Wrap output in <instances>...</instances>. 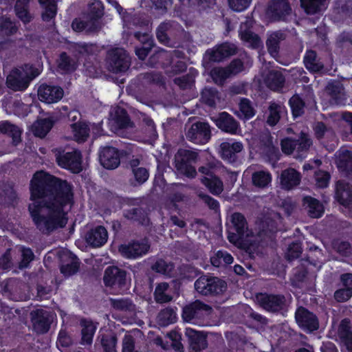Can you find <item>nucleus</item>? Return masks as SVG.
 Listing matches in <instances>:
<instances>
[{
	"instance_id": "obj_36",
	"label": "nucleus",
	"mask_w": 352,
	"mask_h": 352,
	"mask_svg": "<svg viewBox=\"0 0 352 352\" xmlns=\"http://www.w3.org/2000/svg\"><path fill=\"white\" fill-rule=\"evenodd\" d=\"M25 285L16 278H10L6 280L4 285V291L9 293L15 299L22 297V294Z\"/></svg>"
},
{
	"instance_id": "obj_12",
	"label": "nucleus",
	"mask_w": 352,
	"mask_h": 352,
	"mask_svg": "<svg viewBox=\"0 0 352 352\" xmlns=\"http://www.w3.org/2000/svg\"><path fill=\"white\" fill-rule=\"evenodd\" d=\"M295 320L298 327L308 333L317 331L320 327L317 316L302 306H300L296 309Z\"/></svg>"
},
{
	"instance_id": "obj_5",
	"label": "nucleus",
	"mask_w": 352,
	"mask_h": 352,
	"mask_svg": "<svg viewBox=\"0 0 352 352\" xmlns=\"http://www.w3.org/2000/svg\"><path fill=\"white\" fill-rule=\"evenodd\" d=\"M198 158L197 152L188 149H179L175 156V167L177 170L188 178H195L197 170L194 166Z\"/></svg>"
},
{
	"instance_id": "obj_51",
	"label": "nucleus",
	"mask_w": 352,
	"mask_h": 352,
	"mask_svg": "<svg viewBox=\"0 0 352 352\" xmlns=\"http://www.w3.org/2000/svg\"><path fill=\"white\" fill-rule=\"evenodd\" d=\"M169 288V285L166 282H162L156 285L154 291V298L158 303H166L172 300V296L166 292Z\"/></svg>"
},
{
	"instance_id": "obj_21",
	"label": "nucleus",
	"mask_w": 352,
	"mask_h": 352,
	"mask_svg": "<svg viewBox=\"0 0 352 352\" xmlns=\"http://www.w3.org/2000/svg\"><path fill=\"white\" fill-rule=\"evenodd\" d=\"M243 145L241 142L230 139L221 143L219 146V155L221 158L230 164L236 162L238 154L241 152Z\"/></svg>"
},
{
	"instance_id": "obj_10",
	"label": "nucleus",
	"mask_w": 352,
	"mask_h": 352,
	"mask_svg": "<svg viewBox=\"0 0 352 352\" xmlns=\"http://www.w3.org/2000/svg\"><path fill=\"white\" fill-rule=\"evenodd\" d=\"M256 299L260 305L269 312L283 315L287 311V300L283 294L260 293Z\"/></svg>"
},
{
	"instance_id": "obj_29",
	"label": "nucleus",
	"mask_w": 352,
	"mask_h": 352,
	"mask_svg": "<svg viewBox=\"0 0 352 352\" xmlns=\"http://www.w3.org/2000/svg\"><path fill=\"white\" fill-rule=\"evenodd\" d=\"M108 232L104 226H98L89 230V247L99 248L107 241Z\"/></svg>"
},
{
	"instance_id": "obj_53",
	"label": "nucleus",
	"mask_w": 352,
	"mask_h": 352,
	"mask_svg": "<svg viewBox=\"0 0 352 352\" xmlns=\"http://www.w3.org/2000/svg\"><path fill=\"white\" fill-rule=\"evenodd\" d=\"M74 140L78 143L85 142L88 138V127L85 122H76L71 125Z\"/></svg>"
},
{
	"instance_id": "obj_15",
	"label": "nucleus",
	"mask_w": 352,
	"mask_h": 352,
	"mask_svg": "<svg viewBox=\"0 0 352 352\" xmlns=\"http://www.w3.org/2000/svg\"><path fill=\"white\" fill-rule=\"evenodd\" d=\"M125 155L124 150H119L111 146H105L100 149L99 161L104 168L113 170L118 167L120 158Z\"/></svg>"
},
{
	"instance_id": "obj_28",
	"label": "nucleus",
	"mask_w": 352,
	"mask_h": 352,
	"mask_svg": "<svg viewBox=\"0 0 352 352\" xmlns=\"http://www.w3.org/2000/svg\"><path fill=\"white\" fill-rule=\"evenodd\" d=\"M280 179L283 188L291 190L300 184L301 175L294 168H289L282 172Z\"/></svg>"
},
{
	"instance_id": "obj_18",
	"label": "nucleus",
	"mask_w": 352,
	"mask_h": 352,
	"mask_svg": "<svg viewBox=\"0 0 352 352\" xmlns=\"http://www.w3.org/2000/svg\"><path fill=\"white\" fill-rule=\"evenodd\" d=\"M210 309V305L197 300L183 307L182 318L184 322L195 323L204 317L205 312Z\"/></svg>"
},
{
	"instance_id": "obj_33",
	"label": "nucleus",
	"mask_w": 352,
	"mask_h": 352,
	"mask_svg": "<svg viewBox=\"0 0 352 352\" xmlns=\"http://www.w3.org/2000/svg\"><path fill=\"white\" fill-rule=\"evenodd\" d=\"M123 215L126 219L140 225H144L148 221L147 212L142 208H132L125 210Z\"/></svg>"
},
{
	"instance_id": "obj_48",
	"label": "nucleus",
	"mask_w": 352,
	"mask_h": 352,
	"mask_svg": "<svg viewBox=\"0 0 352 352\" xmlns=\"http://www.w3.org/2000/svg\"><path fill=\"white\" fill-rule=\"evenodd\" d=\"M157 321L162 327L173 324L177 321V314L171 307H167L160 311L157 316Z\"/></svg>"
},
{
	"instance_id": "obj_31",
	"label": "nucleus",
	"mask_w": 352,
	"mask_h": 352,
	"mask_svg": "<svg viewBox=\"0 0 352 352\" xmlns=\"http://www.w3.org/2000/svg\"><path fill=\"white\" fill-rule=\"evenodd\" d=\"M302 201L303 205L307 208L309 217L320 218L323 215L324 207L319 200L311 196H305Z\"/></svg>"
},
{
	"instance_id": "obj_56",
	"label": "nucleus",
	"mask_w": 352,
	"mask_h": 352,
	"mask_svg": "<svg viewBox=\"0 0 352 352\" xmlns=\"http://www.w3.org/2000/svg\"><path fill=\"white\" fill-rule=\"evenodd\" d=\"M166 60L168 65L166 67V72L170 76H175L186 72L187 69V64L184 60Z\"/></svg>"
},
{
	"instance_id": "obj_6",
	"label": "nucleus",
	"mask_w": 352,
	"mask_h": 352,
	"mask_svg": "<svg viewBox=\"0 0 352 352\" xmlns=\"http://www.w3.org/2000/svg\"><path fill=\"white\" fill-rule=\"evenodd\" d=\"M248 230V221L241 212L231 214L229 221L226 223V232L228 241L236 244L243 241Z\"/></svg>"
},
{
	"instance_id": "obj_32",
	"label": "nucleus",
	"mask_w": 352,
	"mask_h": 352,
	"mask_svg": "<svg viewBox=\"0 0 352 352\" xmlns=\"http://www.w3.org/2000/svg\"><path fill=\"white\" fill-rule=\"evenodd\" d=\"M285 82V76L280 72L276 70L269 72L265 78L267 87L272 91H278L282 89Z\"/></svg>"
},
{
	"instance_id": "obj_13",
	"label": "nucleus",
	"mask_w": 352,
	"mask_h": 352,
	"mask_svg": "<svg viewBox=\"0 0 352 352\" xmlns=\"http://www.w3.org/2000/svg\"><path fill=\"white\" fill-rule=\"evenodd\" d=\"M151 248L146 240H131L118 248L120 254L127 259H137L146 254Z\"/></svg>"
},
{
	"instance_id": "obj_9",
	"label": "nucleus",
	"mask_w": 352,
	"mask_h": 352,
	"mask_svg": "<svg viewBox=\"0 0 352 352\" xmlns=\"http://www.w3.org/2000/svg\"><path fill=\"white\" fill-rule=\"evenodd\" d=\"M292 13L289 0H270L265 10L267 19L272 23L286 22Z\"/></svg>"
},
{
	"instance_id": "obj_20",
	"label": "nucleus",
	"mask_w": 352,
	"mask_h": 352,
	"mask_svg": "<svg viewBox=\"0 0 352 352\" xmlns=\"http://www.w3.org/2000/svg\"><path fill=\"white\" fill-rule=\"evenodd\" d=\"M60 260V272L65 276L69 277L76 274L80 267V262L76 255L67 250H63L58 252Z\"/></svg>"
},
{
	"instance_id": "obj_7",
	"label": "nucleus",
	"mask_w": 352,
	"mask_h": 352,
	"mask_svg": "<svg viewBox=\"0 0 352 352\" xmlns=\"http://www.w3.org/2000/svg\"><path fill=\"white\" fill-rule=\"evenodd\" d=\"M106 64L109 71L118 74L126 72L130 67L131 61L125 50L115 47L108 50Z\"/></svg>"
},
{
	"instance_id": "obj_1",
	"label": "nucleus",
	"mask_w": 352,
	"mask_h": 352,
	"mask_svg": "<svg viewBox=\"0 0 352 352\" xmlns=\"http://www.w3.org/2000/svg\"><path fill=\"white\" fill-rule=\"evenodd\" d=\"M28 211L36 229L50 236L67 223L64 207L72 202V186L43 171L36 172L30 182Z\"/></svg>"
},
{
	"instance_id": "obj_37",
	"label": "nucleus",
	"mask_w": 352,
	"mask_h": 352,
	"mask_svg": "<svg viewBox=\"0 0 352 352\" xmlns=\"http://www.w3.org/2000/svg\"><path fill=\"white\" fill-rule=\"evenodd\" d=\"M337 167L342 173L346 175L352 174V151L349 150L343 151L339 155Z\"/></svg>"
},
{
	"instance_id": "obj_39",
	"label": "nucleus",
	"mask_w": 352,
	"mask_h": 352,
	"mask_svg": "<svg viewBox=\"0 0 352 352\" xmlns=\"http://www.w3.org/2000/svg\"><path fill=\"white\" fill-rule=\"evenodd\" d=\"M0 133L12 137L14 145L21 142V130L18 126L8 121L0 122Z\"/></svg>"
},
{
	"instance_id": "obj_64",
	"label": "nucleus",
	"mask_w": 352,
	"mask_h": 352,
	"mask_svg": "<svg viewBox=\"0 0 352 352\" xmlns=\"http://www.w3.org/2000/svg\"><path fill=\"white\" fill-rule=\"evenodd\" d=\"M338 333L342 341L348 339L352 336L351 321L349 318H344L341 320L338 327Z\"/></svg>"
},
{
	"instance_id": "obj_38",
	"label": "nucleus",
	"mask_w": 352,
	"mask_h": 352,
	"mask_svg": "<svg viewBox=\"0 0 352 352\" xmlns=\"http://www.w3.org/2000/svg\"><path fill=\"white\" fill-rule=\"evenodd\" d=\"M272 175L267 170L254 171L252 175V183L255 187L264 188L272 182Z\"/></svg>"
},
{
	"instance_id": "obj_54",
	"label": "nucleus",
	"mask_w": 352,
	"mask_h": 352,
	"mask_svg": "<svg viewBox=\"0 0 352 352\" xmlns=\"http://www.w3.org/2000/svg\"><path fill=\"white\" fill-rule=\"evenodd\" d=\"M231 75V70L224 67H214L210 70V76L214 83L223 85L227 78Z\"/></svg>"
},
{
	"instance_id": "obj_43",
	"label": "nucleus",
	"mask_w": 352,
	"mask_h": 352,
	"mask_svg": "<svg viewBox=\"0 0 352 352\" xmlns=\"http://www.w3.org/2000/svg\"><path fill=\"white\" fill-rule=\"evenodd\" d=\"M263 153L266 160L272 165H275L280 160V153L279 148L275 146L272 141L265 144Z\"/></svg>"
},
{
	"instance_id": "obj_46",
	"label": "nucleus",
	"mask_w": 352,
	"mask_h": 352,
	"mask_svg": "<svg viewBox=\"0 0 352 352\" xmlns=\"http://www.w3.org/2000/svg\"><path fill=\"white\" fill-rule=\"evenodd\" d=\"M104 352H117L116 349L117 344V337L111 333H102L98 337Z\"/></svg>"
},
{
	"instance_id": "obj_41",
	"label": "nucleus",
	"mask_w": 352,
	"mask_h": 352,
	"mask_svg": "<svg viewBox=\"0 0 352 352\" xmlns=\"http://www.w3.org/2000/svg\"><path fill=\"white\" fill-rule=\"evenodd\" d=\"M54 122L50 118L37 120L32 125V131L36 136L43 138L50 131Z\"/></svg>"
},
{
	"instance_id": "obj_26",
	"label": "nucleus",
	"mask_w": 352,
	"mask_h": 352,
	"mask_svg": "<svg viewBox=\"0 0 352 352\" xmlns=\"http://www.w3.org/2000/svg\"><path fill=\"white\" fill-rule=\"evenodd\" d=\"M216 126L222 131L230 134H236L239 123L230 113L223 111L220 113L214 120Z\"/></svg>"
},
{
	"instance_id": "obj_52",
	"label": "nucleus",
	"mask_w": 352,
	"mask_h": 352,
	"mask_svg": "<svg viewBox=\"0 0 352 352\" xmlns=\"http://www.w3.org/2000/svg\"><path fill=\"white\" fill-rule=\"evenodd\" d=\"M331 247L335 252L342 256H349L352 252L351 243L338 238L332 240Z\"/></svg>"
},
{
	"instance_id": "obj_30",
	"label": "nucleus",
	"mask_w": 352,
	"mask_h": 352,
	"mask_svg": "<svg viewBox=\"0 0 352 352\" xmlns=\"http://www.w3.org/2000/svg\"><path fill=\"white\" fill-rule=\"evenodd\" d=\"M303 63L305 67L312 73L320 72L324 68L323 63L318 58L317 53L312 50L306 51Z\"/></svg>"
},
{
	"instance_id": "obj_16",
	"label": "nucleus",
	"mask_w": 352,
	"mask_h": 352,
	"mask_svg": "<svg viewBox=\"0 0 352 352\" xmlns=\"http://www.w3.org/2000/svg\"><path fill=\"white\" fill-rule=\"evenodd\" d=\"M31 322L33 329L37 333H47L54 320V314L51 311L43 309H37L30 312Z\"/></svg>"
},
{
	"instance_id": "obj_58",
	"label": "nucleus",
	"mask_w": 352,
	"mask_h": 352,
	"mask_svg": "<svg viewBox=\"0 0 352 352\" xmlns=\"http://www.w3.org/2000/svg\"><path fill=\"white\" fill-rule=\"evenodd\" d=\"M218 91L214 87H205L201 93V98L204 103L209 107H214Z\"/></svg>"
},
{
	"instance_id": "obj_23",
	"label": "nucleus",
	"mask_w": 352,
	"mask_h": 352,
	"mask_svg": "<svg viewBox=\"0 0 352 352\" xmlns=\"http://www.w3.org/2000/svg\"><path fill=\"white\" fill-rule=\"evenodd\" d=\"M335 199L338 203L345 208L352 206V186L342 180L336 182Z\"/></svg>"
},
{
	"instance_id": "obj_27",
	"label": "nucleus",
	"mask_w": 352,
	"mask_h": 352,
	"mask_svg": "<svg viewBox=\"0 0 352 352\" xmlns=\"http://www.w3.org/2000/svg\"><path fill=\"white\" fill-rule=\"evenodd\" d=\"M17 28L6 16L0 17V50L10 41L9 36L16 32Z\"/></svg>"
},
{
	"instance_id": "obj_34",
	"label": "nucleus",
	"mask_w": 352,
	"mask_h": 352,
	"mask_svg": "<svg viewBox=\"0 0 352 352\" xmlns=\"http://www.w3.org/2000/svg\"><path fill=\"white\" fill-rule=\"evenodd\" d=\"M285 35L280 31H276L270 35L266 41V45L269 54L275 57L278 54L280 43L284 40Z\"/></svg>"
},
{
	"instance_id": "obj_59",
	"label": "nucleus",
	"mask_w": 352,
	"mask_h": 352,
	"mask_svg": "<svg viewBox=\"0 0 352 352\" xmlns=\"http://www.w3.org/2000/svg\"><path fill=\"white\" fill-rule=\"evenodd\" d=\"M280 109L281 107L276 103H270L268 111L269 115L267 119V123L271 126H275L280 119Z\"/></svg>"
},
{
	"instance_id": "obj_25",
	"label": "nucleus",
	"mask_w": 352,
	"mask_h": 352,
	"mask_svg": "<svg viewBox=\"0 0 352 352\" xmlns=\"http://www.w3.org/2000/svg\"><path fill=\"white\" fill-rule=\"evenodd\" d=\"M190 348L195 352H200L208 346L207 337L202 332L186 328V333Z\"/></svg>"
},
{
	"instance_id": "obj_45",
	"label": "nucleus",
	"mask_w": 352,
	"mask_h": 352,
	"mask_svg": "<svg viewBox=\"0 0 352 352\" xmlns=\"http://www.w3.org/2000/svg\"><path fill=\"white\" fill-rule=\"evenodd\" d=\"M327 0H300V6L308 14H314L320 12L326 4Z\"/></svg>"
},
{
	"instance_id": "obj_40",
	"label": "nucleus",
	"mask_w": 352,
	"mask_h": 352,
	"mask_svg": "<svg viewBox=\"0 0 352 352\" xmlns=\"http://www.w3.org/2000/svg\"><path fill=\"white\" fill-rule=\"evenodd\" d=\"M234 258L226 250H219L210 257V263L215 267H220L230 265L233 263Z\"/></svg>"
},
{
	"instance_id": "obj_63",
	"label": "nucleus",
	"mask_w": 352,
	"mask_h": 352,
	"mask_svg": "<svg viewBox=\"0 0 352 352\" xmlns=\"http://www.w3.org/2000/svg\"><path fill=\"white\" fill-rule=\"evenodd\" d=\"M239 37L241 41L250 43L253 47H258L260 43L259 36L249 29L240 31Z\"/></svg>"
},
{
	"instance_id": "obj_3",
	"label": "nucleus",
	"mask_w": 352,
	"mask_h": 352,
	"mask_svg": "<svg viewBox=\"0 0 352 352\" xmlns=\"http://www.w3.org/2000/svg\"><path fill=\"white\" fill-rule=\"evenodd\" d=\"M186 34L183 28L173 23H161L156 30V37L158 41L168 47H179L181 44L180 38Z\"/></svg>"
},
{
	"instance_id": "obj_17",
	"label": "nucleus",
	"mask_w": 352,
	"mask_h": 352,
	"mask_svg": "<svg viewBox=\"0 0 352 352\" xmlns=\"http://www.w3.org/2000/svg\"><path fill=\"white\" fill-rule=\"evenodd\" d=\"M186 138L197 144H205L211 138L210 126L207 122L193 123L186 133Z\"/></svg>"
},
{
	"instance_id": "obj_2",
	"label": "nucleus",
	"mask_w": 352,
	"mask_h": 352,
	"mask_svg": "<svg viewBox=\"0 0 352 352\" xmlns=\"http://www.w3.org/2000/svg\"><path fill=\"white\" fill-rule=\"evenodd\" d=\"M195 289L199 294L204 296H217L222 294L227 289V283L221 278L204 274L195 282Z\"/></svg>"
},
{
	"instance_id": "obj_47",
	"label": "nucleus",
	"mask_w": 352,
	"mask_h": 352,
	"mask_svg": "<svg viewBox=\"0 0 352 352\" xmlns=\"http://www.w3.org/2000/svg\"><path fill=\"white\" fill-rule=\"evenodd\" d=\"M16 198V192L12 184H4L0 188V204H10Z\"/></svg>"
},
{
	"instance_id": "obj_4",
	"label": "nucleus",
	"mask_w": 352,
	"mask_h": 352,
	"mask_svg": "<svg viewBox=\"0 0 352 352\" xmlns=\"http://www.w3.org/2000/svg\"><path fill=\"white\" fill-rule=\"evenodd\" d=\"M40 74L37 68L30 65H25L21 69H16L7 77L8 87L14 91H23L31 80Z\"/></svg>"
},
{
	"instance_id": "obj_62",
	"label": "nucleus",
	"mask_w": 352,
	"mask_h": 352,
	"mask_svg": "<svg viewBox=\"0 0 352 352\" xmlns=\"http://www.w3.org/2000/svg\"><path fill=\"white\" fill-rule=\"evenodd\" d=\"M173 265L171 263H167L162 258L157 259L151 265L153 271L164 275L168 274L173 270Z\"/></svg>"
},
{
	"instance_id": "obj_19",
	"label": "nucleus",
	"mask_w": 352,
	"mask_h": 352,
	"mask_svg": "<svg viewBox=\"0 0 352 352\" xmlns=\"http://www.w3.org/2000/svg\"><path fill=\"white\" fill-rule=\"evenodd\" d=\"M109 117V124L111 130L125 129L133 126L127 111L120 106L111 109Z\"/></svg>"
},
{
	"instance_id": "obj_35",
	"label": "nucleus",
	"mask_w": 352,
	"mask_h": 352,
	"mask_svg": "<svg viewBox=\"0 0 352 352\" xmlns=\"http://www.w3.org/2000/svg\"><path fill=\"white\" fill-rule=\"evenodd\" d=\"M343 89V85L338 81L330 82L326 87L327 93L337 104H342L345 100Z\"/></svg>"
},
{
	"instance_id": "obj_55",
	"label": "nucleus",
	"mask_w": 352,
	"mask_h": 352,
	"mask_svg": "<svg viewBox=\"0 0 352 352\" xmlns=\"http://www.w3.org/2000/svg\"><path fill=\"white\" fill-rule=\"evenodd\" d=\"M58 68L63 72L69 73L76 69V63L66 52H62L58 60Z\"/></svg>"
},
{
	"instance_id": "obj_24",
	"label": "nucleus",
	"mask_w": 352,
	"mask_h": 352,
	"mask_svg": "<svg viewBox=\"0 0 352 352\" xmlns=\"http://www.w3.org/2000/svg\"><path fill=\"white\" fill-rule=\"evenodd\" d=\"M38 96L41 101L49 104L53 103L63 98V90L59 87L42 85L38 88Z\"/></svg>"
},
{
	"instance_id": "obj_60",
	"label": "nucleus",
	"mask_w": 352,
	"mask_h": 352,
	"mask_svg": "<svg viewBox=\"0 0 352 352\" xmlns=\"http://www.w3.org/2000/svg\"><path fill=\"white\" fill-rule=\"evenodd\" d=\"M216 0H179L184 6H188L192 8H197L199 10H204L210 8Z\"/></svg>"
},
{
	"instance_id": "obj_8",
	"label": "nucleus",
	"mask_w": 352,
	"mask_h": 352,
	"mask_svg": "<svg viewBox=\"0 0 352 352\" xmlns=\"http://www.w3.org/2000/svg\"><path fill=\"white\" fill-rule=\"evenodd\" d=\"M127 272L118 266H108L104 273L103 283L107 287L124 292L128 289Z\"/></svg>"
},
{
	"instance_id": "obj_22",
	"label": "nucleus",
	"mask_w": 352,
	"mask_h": 352,
	"mask_svg": "<svg viewBox=\"0 0 352 352\" xmlns=\"http://www.w3.org/2000/svg\"><path fill=\"white\" fill-rule=\"evenodd\" d=\"M236 52V50L234 45L225 42L217 45L213 49L208 50L206 56H208V60L210 62H221L235 54Z\"/></svg>"
},
{
	"instance_id": "obj_42",
	"label": "nucleus",
	"mask_w": 352,
	"mask_h": 352,
	"mask_svg": "<svg viewBox=\"0 0 352 352\" xmlns=\"http://www.w3.org/2000/svg\"><path fill=\"white\" fill-rule=\"evenodd\" d=\"M38 2L43 9L42 19L45 21H49L56 14L57 0H38Z\"/></svg>"
},
{
	"instance_id": "obj_11",
	"label": "nucleus",
	"mask_w": 352,
	"mask_h": 352,
	"mask_svg": "<svg viewBox=\"0 0 352 352\" xmlns=\"http://www.w3.org/2000/svg\"><path fill=\"white\" fill-rule=\"evenodd\" d=\"M53 152L56 161L60 167L68 169L73 173H78L82 170V157L79 151L66 152L62 148H55Z\"/></svg>"
},
{
	"instance_id": "obj_14",
	"label": "nucleus",
	"mask_w": 352,
	"mask_h": 352,
	"mask_svg": "<svg viewBox=\"0 0 352 352\" xmlns=\"http://www.w3.org/2000/svg\"><path fill=\"white\" fill-rule=\"evenodd\" d=\"M198 171L204 176L201 179V183L214 195H220L223 190L222 180L216 175L214 168L209 164L201 166Z\"/></svg>"
},
{
	"instance_id": "obj_61",
	"label": "nucleus",
	"mask_w": 352,
	"mask_h": 352,
	"mask_svg": "<svg viewBox=\"0 0 352 352\" xmlns=\"http://www.w3.org/2000/svg\"><path fill=\"white\" fill-rule=\"evenodd\" d=\"M296 151L298 155L307 152L312 144V140L309 138L308 134L303 132L300 133L298 138L296 139Z\"/></svg>"
},
{
	"instance_id": "obj_57",
	"label": "nucleus",
	"mask_w": 352,
	"mask_h": 352,
	"mask_svg": "<svg viewBox=\"0 0 352 352\" xmlns=\"http://www.w3.org/2000/svg\"><path fill=\"white\" fill-rule=\"evenodd\" d=\"M112 307L122 311H133L135 309V305L130 298L111 299Z\"/></svg>"
},
{
	"instance_id": "obj_49",
	"label": "nucleus",
	"mask_w": 352,
	"mask_h": 352,
	"mask_svg": "<svg viewBox=\"0 0 352 352\" xmlns=\"http://www.w3.org/2000/svg\"><path fill=\"white\" fill-rule=\"evenodd\" d=\"M289 104L294 118L300 117L305 113V103L299 95H294L289 99Z\"/></svg>"
},
{
	"instance_id": "obj_44",
	"label": "nucleus",
	"mask_w": 352,
	"mask_h": 352,
	"mask_svg": "<svg viewBox=\"0 0 352 352\" xmlns=\"http://www.w3.org/2000/svg\"><path fill=\"white\" fill-rule=\"evenodd\" d=\"M138 164H139L138 160L133 161L131 164L132 172L135 179V183L131 182L133 186L143 184L149 177L148 170L144 167H138Z\"/></svg>"
},
{
	"instance_id": "obj_50",
	"label": "nucleus",
	"mask_w": 352,
	"mask_h": 352,
	"mask_svg": "<svg viewBox=\"0 0 352 352\" xmlns=\"http://www.w3.org/2000/svg\"><path fill=\"white\" fill-rule=\"evenodd\" d=\"M30 0H17L14 6L16 16L24 23H29L32 16L28 12V3Z\"/></svg>"
}]
</instances>
